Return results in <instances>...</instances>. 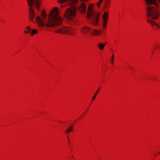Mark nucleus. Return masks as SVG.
<instances>
[{
	"label": "nucleus",
	"mask_w": 160,
	"mask_h": 160,
	"mask_svg": "<svg viewBox=\"0 0 160 160\" xmlns=\"http://www.w3.org/2000/svg\"><path fill=\"white\" fill-rule=\"evenodd\" d=\"M99 90V89H98L97 90V91H96V93H95L93 97V98H92V101H93L94 100V99H95V98H96V97L97 94L98 93Z\"/></svg>",
	"instance_id": "nucleus-12"
},
{
	"label": "nucleus",
	"mask_w": 160,
	"mask_h": 160,
	"mask_svg": "<svg viewBox=\"0 0 160 160\" xmlns=\"http://www.w3.org/2000/svg\"><path fill=\"white\" fill-rule=\"evenodd\" d=\"M108 14L107 12H105L102 16L103 23L102 26L104 28L106 27V24L108 20Z\"/></svg>",
	"instance_id": "nucleus-7"
},
{
	"label": "nucleus",
	"mask_w": 160,
	"mask_h": 160,
	"mask_svg": "<svg viewBox=\"0 0 160 160\" xmlns=\"http://www.w3.org/2000/svg\"><path fill=\"white\" fill-rule=\"evenodd\" d=\"M81 1H87V0H81Z\"/></svg>",
	"instance_id": "nucleus-18"
},
{
	"label": "nucleus",
	"mask_w": 160,
	"mask_h": 160,
	"mask_svg": "<svg viewBox=\"0 0 160 160\" xmlns=\"http://www.w3.org/2000/svg\"><path fill=\"white\" fill-rule=\"evenodd\" d=\"M81 32L84 34H86L88 33H90L92 35H96L99 34L101 32V30L94 29L91 31V28L87 26H84L82 27L80 30Z\"/></svg>",
	"instance_id": "nucleus-6"
},
{
	"label": "nucleus",
	"mask_w": 160,
	"mask_h": 160,
	"mask_svg": "<svg viewBox=\"0 0 160 160\" xmlns=\"http://www.w3.org/2000/svg\"><path fill=\"white\" fill-rule=\"evenodd\" d=\"M103 0H100L99 1H100V2H102V1H103Z\"/></svg>",
	"instance_id": "nucleus-20"
},
{
	"label": "nucleus",
	"mask_w": 160,
	"mask_h": 160,
	"mask_svg": "<svg viewBox=\"0 0 160 160\" xmlns=\"http://www.w3.org/2000/svg\"><path fill=\"white\" fill-rule=\"evenodd\" d=\"M114 55H113L111 58V63L112 64L113 63Z\"/></svg>",
	"instance_id": "nucleus-16"
},
{
	"label": "nucleus",
	"mask_w": 160,
	"mask_h": 160,
	"mask_svg": "<svg viewBox=\"0 0 160 160\" xmlns=\"http://www.w3.org/2000/svg\"><path fill=\"white\" fill-rule=\"evenodd\" d=\"M61 3L66 2L70 4L71 7L68 8L66 11L64 15L71 23H74L76 21L75 18L76 16L77 8L74 5L78 3V0H58Z\"/></svg>",
	"instance_id": "nucleus-2"
},
{
	"label": "nucleus",
	"mask_w": 160,
	"mask_h": 160,
	"mask_svg": "<svg viewBox=\"0 0 160 160\" xmlns=\"http://www.w3.org/2000/svg\"><path fill=\"white\" fill-rule=\"evenodd\" d=\"M72 129L73 126H71L67 130L65 131V133H69L72 131Z\"/></svg>",
	"instance_id": "nucleus-11"
},
{
	"label": "nucleus",
	"mask_w": 160,
	"mask_h": 160,
	"mask_svg": "<svg viewBox=\"0 0 160 160\" xmlns=\"http://www.w3.org/2000/svg\"><path fill=\"white\" fill-rule=\"evenodd\" d=\"M54 32L57 33L67 34L72 35L74 33L75 30L71 28L65 27L56 28Z\"/></svg>",
	"instance_id": "nucleus-5"
},
{
	"label": "nucleus",
	"mask_w": 160,
	"mask_h": 160,
	"mask_svg": "<svg viewBox=\"0 0 160 160\" xmlns=\"http://www.w3.org/2000/svg\"><path fill=\"white\" fill-rule=\"evenodd\" d=\"M103 0H100L99 1H100V2H102V1H103Z\"/></svg>",
	"instance_id": "nucleus-21"
},
{
	"label": "nucleus",
	"mask_w": 160,
	"mask_h": 160,
	"mask_svg": "<svg viewBox=\"0 0 160 160\" xmlns=\"http://www.w3.org/2000/svg\"><path fill=\"white\" fill-rule=\"evenodd\" d=\"M101 3V2H100V1H99L98 2H97V5L98 8H99V7Z\"/></svg>",
	"instance_id": "nucleus-17"
},
{
	"label": "nucleus",
	"mask_w": 160,
	"mask_h": 160,
	"mask_svg": "<svg viewBox=\"0 0 160 160\" xmlns=\"http://www.w3.org/2000/svg\"><path fill=\"white\" fill-rule=\"evenodd\" d=\"M37 32V31L35 29H33L31 32V35H32L34 34H36Z\"/></svg>",
	"instance_id": "nucleus-14"
},
{
	"label": "nucleus",
	"mask_w": 160,
	"mask_h": 160,
	"mask_svg": "<svg viewBox=\"0 0 160 160\" xmlns=\"http://www.w3.org/2000/svg\"><path fill=\"white\" fill-rule=\"evenodd\" d=\"M42 17L43 19L46 18V15L45 12H42Z\"/></svg>",
	"instance_id": "nucleus-15"
},
{
	"label": "nucleus",
	"mask_w": 160,
	"mask_h": 160,
	"mask_svg": "<svg viewBox=\"0 0 160 160\" xmlns=\"http://www.w3.org/2000/svg\"><path fill=\"white\" fill-rule=\"evenodd\" d=\"M28 30V31H25L24 33H29L31 31V29L29 26H27L26 28Z\"/></svg>",
	"instance_id": "nucleus-13"
},
{
	"label": "nucleus",
	"mask_w": 160,
	"mask_h": 160,
	"mask_svg": "<svg viewBox=\"0 0 160 160\" xmlns=\"http://www.w3.org/2000/svg\"><path fill=\"white\" fill-rule=\"evenodd\" d=\"M103 0H100L99 1H100V2H102V1H103Z\"/></svg>",
	"instance_id": "nucleus-19"
},
{
	"label": "nucleus",
	"mask_w": 160,
	"mask_h": 160,
	"mask_svg": "<svg viewBox=\"0 0 160 160\" xmlns=\"http://www.w3.org/2000/svg\"><path fill=\"white\" fill-rule=\"evenodd\" d=\"M28 5L29 7L28 11L30 15V19L31 21L33 20L34 17V12L32 8L33 4L37 10H39L41 3L40 0H27Z\"/></svg>",
	"instance_id": "nucleus-4"
},
{
	"label": "nucleus",
	"mask_w": 160,
	"mask_h": 160,
	"mask_svg": "<svg viewBox=\"0 0 160 160\" xmlns=\"http://www.w3.org/2000/svg\"><path fill=\"white\" fill-rule=\"evenodd\" d=\"M158 154H160V152H158Z\"/></svg>",
	"instance_id": "nucleus-23"
},
{
	"label": "nucleus",
	"mask_w": 160,
	"mask_h": 160,
	"mask_svg": "<svg viewBox=\"0 0 160 160\" xmlns=\"http://www.w3.org/2000/svg\"><path fill=\"white\" fill-rule=\"evenodd\" d=\"M99 15V12H95L93 9L92 4L89 6L87 15V18L89 20V22L94 25H98Z\"/></svg>",
	"instance_id": "nucleus-3"
},
{
	"label": "nucleus",
	"mask_w": 160,
	"mask_h": 160,
	"mask_svg": "<svg viewBox=\"0 0 160 160\" xmlns=\"http://www.w3.org/2000/svg\"><path fill=\"white\" fill-rule=\"evenodd\" d=\"M61 7H63V6H62Z\"/></svg>",
	"instance_id": "nucleus-24"
},
{
	"label": "nucleus",
	"mask_w": 160,
	"mask_h": 160,
	"mask_svg": "<svg viewBox=\"0 0 160 160\" xmlns=\"http://www.w3.org/2000/svg\"><path fill=\"white\" fill-rule=\"evenodd\" d=\"M54 10V12L51 13L48 18L45 21L39 17H37L35 19L37 23L41 27L45 26L48 27H53L60 25L62 23V19L58 15V8H55Z\"/></svg>",
	"instance_id": "nucleus-1"
},
{
	"label": "nucleus",
	"mask_w": 160,
	"mask_h": 160,
	"mask_svg": "<svg viewBox=\"0 0 160 160\" xmlns=\"http://www.w3.org/2000/svg\"><path fill=\"white\" fill-rule=\"evenodd\" d=\"M105 45V43L103 44L102 43H99L98 45L99 48L101 50H102Z\"/></svg>",
	"instance_id": "nucleus-9"
},
{
	"label": "nucleus",
	"mask_w": 160,
	"mask_h": 160,
	"mask_svg": "<svg viewBox=\"0 0 160 160\" xmlns=\"http://www.w3.org/2000/svg\"><path fill=\"white\" fill-rule=\"evenodd\" d=\"M79 10L82 14H84L86 12V7L85 5L83 3H82L78 8Z\"/></svg>",
	"instance_id": "nucleus-8"
},
{
	"label": "nucleus",
	"mask_w": 160,
	"mask_h": 160,
	"mask_svg": "<svg viewBox=\"0 0 160 160\" xmlns=\"http://www.w3.org/2000/svg\"><path fill=\"white\" fill-rule=\"evenodd\" d=\"M110 1L109 0H105V7L106 8H108L109 5Z\"/></svg>",
	"instance_id": "nucleus-10"
},
{
	"label": "nucleus",
	"mask_w": 160,
	"mask_h": 160,
	"mask_svg": "<svg viewBox=\"0 0 160 160\" xmlns=\"http://www.w3.org/2000/svg\"><path fill=\"white\" fill-rule=\"evenodd\" d=\"M157 46L159 48V47H160V46L158 45H157Z\"/></svg>",
	"instance_id": "nucleus-22"
}]
</instances>
